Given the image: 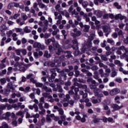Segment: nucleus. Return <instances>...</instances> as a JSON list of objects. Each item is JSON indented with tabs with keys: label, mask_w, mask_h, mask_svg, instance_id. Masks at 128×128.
Here are the masks:
<instances>
[{
	"label": "nucleus",
	"mask_w": 128,
	"mask_h": 128,
	"mask_svg": "<svg viewBox=\"0 0 128 128\" xmlns=\"http://www.w3.org/2000/svg\"><path fill=\"white\" fill-rule=\"evenodd\" d=\"M54 16H55L54 20H58L56 22V24L58 26L62 24V16L61 14L58 15V12H54Z\"/></svg>",
	"instance_id": "obj_1"
},
{
	"label": "nucleus",
	"mask_w": 128,
	"mask_h": 128,
	"mask_svg": "<svg viewBox=\"0 0 128 128\" xmlns=\"http://www.w3.org/2000/svg\"><path fill=\"white\" fill-rule=\"evenodd\" d=\"M53 46L54 48H58V50L56 52V54H58V56H60L61 52H64L62 48H60V44H58V42L54 43L53 44Z\"/></svg>",
	"instance_id": "obj_2"
},
{
	"label": "nucleus",
	"mask_w": 128,
	"mask_h": 128,
	"mask_svg": "<svg viewBox=\"0 0 128 128\" xmlns=\"http://www.w3.org/2000/svg\"><path fill=\"white\" fill-rule=\"evenodd\" d=\"M34 48H40L42 50L46 49V46L44 44H42L40 42H36L34 44Z\"/></svg>",
	"instance_id": "obj_3"
},
{
	"label": "nucleus",
	"mask_w": 128,
	"mask_h": 128,
	"mask_svg": "<svg viewBox=\"0 0 128 128\" xmlns=\"http://www.w3.org/2000/svg\"><path fill=\"white\" fill-rule=\"evenodd\" d=\"M88 82H92L93 84L90 85V88L92 90L94 88H96V80H93L92 78H89L87 80Z\"/></svg>",
	"instance_id": "obj_4"
},
{
	"label": "nucleus",
	"mask_w": 128,
	"mask_h": 128,
	"mask_svg": "<svg viewBox=\"0 0 128 128\" xmlns=\"http://www.w3.org/2000/svg\"><path fill=\"white\" fill-rule=\"evenodd\" d=\"M7 88L8 89V94H10V92H13L14 90H16L14 86V84H12V82L8 84Z\"/></svg>",
	"instance_id": "obj_5"
},
{
	"label": "nucleus",
	"mask_w": 128,
	"mask_h": 128,
	"mask_svg": "<svg viewBox=\"0 0 128 128\" xmlns=\"http://www.w3.org/2000/svg\"><path fill=\"white\" fill-rule=\"evenodd\" d=\"M10 112H6L5 114H3L2 116H0V120H10Z\"/></svg>",
	"instance_id": "obj_6"
},
{
	"label": "nucleus",
	"mask_w": 128,
	"mask_h": 128,
	"mask_svg": "<svg viewBox=\"0 0 128 128\" xmlns=\"http://www.w3.org/2000/svg\"><path fill=\"white\" fill-rule=\"evenodd\" d=\"M52 28L54 31L52 32V36H56L58 32H60V29L58 28V26L56 24H54L52 26Z\"/></svg>",
	"instance_id": "obj_7"
},
{
	"label": "nucleus",
	"mask_w": 128,
	"mask_h": 128,
	"mask_svg": "<svg viewBox=\"0 0 128 128\" xmlns=\"http://www.w3.org/2000/svg\"><path fill=\"white\" fill-rule=\"evenodd\" d=\"M52 42V46H54V44H56V39L54 38H48L47 40H45V44L47 45L48 46L50 44V42Z\"/></svg>",
	"instance_id": "obj_8"
},
{
	"label": "nucleus",
	"mask_w": 128,
	"mask_h": 128,
	"mask_svg": "<svg viewBox=\"0 0 128 128\" xmlns=\"http://www.w3.org/2000/svg\"><path fill=\"white\" fill-rule=\"evenodd\" d=\"M78 2L80 4H82L84 8H86L88 6V1H84V0H78Z\"/></svg>",
	"instance_id": "obj_9"
},
{
	"label": "nucleus",
	"mask_w": 128,
	"mask_h": 128,
	"mask_svg": "<svg viewBox=\"0 0 128 128\" xmlns=\"http://www.w3.org/2000/svg\"><path fill=\"white\" fill-rule=\"evenodd\" d=\"M120 90L118 88H114L110 92V96H116V94H120Z\"/></svg>",
	"instance_id": "obj_10"
},
{
	"label": "nucleus",
	"mask_w": 128,
	"mask_h": 128,
	"mask_svg": "<svg viewBox=\"0 0 128 128\" xmlns=\"http://www.w3.org/2000/svg\"><path fill=\"white\" fill-rule=\"evenodd\" d=\"M54 110H57L60 116H64V109L62 108H58V106H54Z\"/></svg>",
	"instance_id": "obj_11"
},
{
	"label": "nucleus",
	"mask_w": 128,
	"mask_h": 128,
	"mask_svg": "<svg viewBox=\"0 0 128 128\" xmlns=\"http://www.w3.org/2000/svg\"><path fill=\"white\" fill-rule=\"evenodd\" d=\"M102 30L106 34V36L108 37V34L110 33V27H108V26H104L102 27Z\"/></svg>",
	"instance_id": "obj_12"
},
{
	"label": "nucleus",
	"mask_w": 128,
	"mask_h": 128,
	"mask_svg": "<svg viewBox=\"0 0 128 128\" xmlns=\"http://www.w3.org/2000/svg\"><path fill=\"white\" fill-rule=\"evenodd\" d=\"M74 86H78L79 88H84V90H85L88 88V86L86 85L78 84V82H74Z\"/></svg>",
	"instance_id": "obj_13"
},
{
	"label": "nucleus",
	"mask_w": 128,
	"mask_h": 128,
	"mask_svg": "<svg viewBox=\"0 0 128 128\" xmlns=\"http://www.w3.org/2000/svg\"><path fill=\"white\" fill-rule=\"evenodd\" d=\"M92 118H94L92 122L94 124H98V122H100V120H102L100 118H96V114H93Z\"/></svg>",
	"instance_id": "obj_14"
},
{
	"label": "nucleus",
	"mask_w": 128,
	"mask_h": 128,
	"mask_svg": "<svg viewBox=\"0 0 128 128\" xmlns=\"http://www.w3.org/2000/svg\"><path fill=\"white\" fill-rule=\"evenodd\" d=\"M70 72V70L68 69H64L62 72V76H63V78L64 80H66V72Z\"/></svg>",
	"instance_id": "obj_15"
},
{
	"label": "nucleus",
	"mask_w": 128,
	"mask_h": 128,
	"mask_svg": "<svg viewBox=\"0 0 128 128\" xmlns=\"http://www.w3.org/2000/svg\"><path fill=\"white\" fill-rule=\"evenodd\" d=\"M114 18L116 20H126V16H123L122 15V14H118L115 16Z\"/></svg>",
	"instance_id": "obj_16"
},
{
	"label": "nucleus",
	"mask_w": 128,
	"mask_h": 128,
	"mask_svg": "<svg viewBox=\"0 0 128 128\" xmlns=\"http://www.w3.org/2000/svg\"><path fill=\"white\" fill-rule=\"evenodd\" d=\"M94 14L96 16L97 18H102V12L100 10L94 11Z\"/></svg>",
	"instance_id": "obj_17"
},
{
	"label": "nucleus",
	"mask_w": 128,
	"mask_h": 128,
	"mask_svg": "<svg viewBox=\"0 0 128 128\" xmlns=\"http://www.w3.org/2000/svg\"><path fill=\"white\" fill-rule=\"evenodd\" d=\"M98 72H99L100 74L101 78L108 76H110V74L108 73L104 74V70L102 69L99 70Z\"/></svg>",
	"instance_id": "obj_18"
},
{
	"label": "nucleus",
	"mask_w": 128,
	"mask_h": 128,
	"mask_svg": "<svg viewBox=\"0 0 128 128\" xmlns=\"http://www.w3.org/2000/svg\"><path fill=\"white\" fill-rule=\"evenodd\" d=\"M19 68L20 72H24L26 70L24 66V64H22V63H20Z\"/></svg>",
	"instance_id": "obj_19"
},
{
	"label": "nucleus",
	"mask_w": 128,
	"mask_h": 128,
	"mask_svg": "<svg viewBox=\"0 0 128 128\" xmlns=\"http://www.w3.org/2000/svg\"><path fill=\"white\" fill-rule=\"evenodd\" d=\"M118 72L116 71V68H112L111 78H114V76H116Z\"/></svg>",
	"instance_id": "obj_20"
},
{
	"label": "nucleus",
	"mask_w": 128,
	"mask_h": 128,
	"mask_svg": "<svg viewBox=\"0 0 128 128\" xmlns=\"http://www.w3.org/2000/svg\"><path fill=\"white\" fill-rule=\"evenodd\" d=\"M42 89L44 90L46 92H52V90L50 88H48L47 86L44 85L42 86Z\"/></svg>",
	"instance_id": "obj_21"
},
{
	"label": "nucleus",
	"mask_w": 128,
	"mask_h": 128,
	"mask_svg": "<svg viewBox=\"0 0 128 128\" xmlns=\"http://www.w3.org/2000/svg\"><path fill=\"white\" fill-rule=\"evenodd\" d=\"M112 108H114V110H120V108H122V106H118V105L116 104H112Z\"/></svg>",
	"instance_id": "obj_22"
},
{
	"label": "nucleus",
	"mask_w": 128,
	"mask_h": 128,
	"mask_svg": "<svg viewBox=\"0 0 128 128\" xmlns=\"http://www.w3.org/2000/svg\"><path fill=\"white\" fill-rule=\"evenodd\" d=\"M82 34V32L78 30L76 32V33H72L71 34L72 36H73V38H76L78 36H80Z\"/></svg>",
	"instance_id": "obj_23"
},
{
	"label": "nucleus",
	"mask_w": 128,
	"mask_h": 128,
	"mask_svg": "<svg viewBox=\"0 0 128 128\" xmlns=\"http://www.w3.org/2000/svg\"><path fill=\"white\" fill-rule=\"evenodd\" d=\"M84 32H90V25H84Z\"/></svg>",
	"instance_id": "obj_24"
},
{
	"label": "nucleus",
	"mask_w": 128,
	"mask_h": 128,
	"mask_svg": "<svg viewBox=\"0 0 128 128\" xmlns=\"http://www.w3.org/2000/svg\"><path fill=\"white\" fill-rule=\"evenodd\" d=\"M41 124H38V127L36 126V128H40L42 126H44V122H46V118L44 117H42V118L41 119Z\"/></svg>",
	"instance_id": "obj_25"
},
{
	"label": "nucleus",
	"mask_w": 128,
	"mask_h": 128,
	"mask_svg": "<svg viewBox=\"0 0 128 128\" xmlns=\"http://www.w3.org/2000/svg\"><path fill=\"white\" fill-rule=\"evenodd\" d=\"M96 50H98V48L97 47H93L90 50V52H92L94 54V56H98V54L96 52Z\"/></svg>",
	"instance_id": "obj_26"
},
{
	"label": "nucleus",
	"mask_w": 128,
	"mask_h": 128,
	"mask_svg": "<svg viewBox=\"0 0 128 128\" xmlns=\"http://www.w3.org/2000/svg\"><path fill=\"white\" fill-rule=\"evenodd\" d=\"M24 32H26V34H29L30 32H32V30L28 28V26H26L24 28Z\"/></svg>",
	"instance_id": "obj_27"
},
{
	"label": "nucleus",
	"mask_w": 128,
	"mask_h": 128,
	"mask_svg": "<svg viewBox=\"0 0 128 128\" xmlns=\"http://www.w3.org/2000/svg\"><path fill=\"white\" fill-rule=\"evenodd\" d=\"M44 56L46 58H50V54L48 53V51L46 50L44 52Z\"/></svg>",
	"instance_id": "obj_28"
},
{
	"label": "nucleus",
	"mask_w": 128,
	"mask_h": 128,
	"mask_svg": "<svg viewBox=\"0 0 128 128\" xmlns=\"http://www.w3.org/2000/svg\"><path fill=\"white\" fill-rule=\"evenodd\" d=\"M21 16H22V20H28V16H26V14L24 13H22L21 14Z\"/></svg>",
	"instance_id": "obj_29"
},
{
	"label": "nucleus",
	"mask_w": 128,
	"mask_h": 128,
	"mask_svg": "<svg viewBox=\"0 0 128 128\" xmlns=\"http://www.w3.org/2000/svg\"><path fill=\"white\" fill-rule=\"evenodd\" d=\"M18 34L16 33H14L12 34V40H14V42H16L18 40Z\"/></svg>",
	"instance_id": "obj_30"
},
{
	"label": "nucleus",
	"mask_w": 128,
	"mask_h": 128,
	"mask_svg": "<svg viewBox=\"0 0 128 128\" xmlns=\"http://www.w3.org/2000/svg\"><path fill=\"white\" fill-rule=\"evenodd\" d=\"M98 64L99 66H100V68H108V66L104 65V63L102 62H98Z\"/></svg>",
	"instance_id": "obj_31"
},
{
	"label": "nucleus",
	"mask_w": 128,
	"mask_h": 128,
	"mask_svg": "<svg viewBox=\"0 0 128 128\" xmlns=\"http://www.w3.org/2000/svg\"><path fill=\"white\" fill-rule=\"evenodd\" d=\"M115 32H118V36H122V30H120L119 28H116L115 29Z\"/></svg>",
	"instance_id": "obj_32"
},
{
	"label": "nucleus",
	"mask_w": 128,
	"mask_h": 128,
	"mask_svg": "<svg viewBox=\"0 0 128 128\" xmlns=\"http://www.w3.org/2000/svg\"><path fill=\"white\" fill-rule=\"evenodd\" d=\"M8 10H12V8H14V2H11L7 6Z\"/></svg>",
	"instance_id": "obj_33"
},
{
	"label": "nucleus",
	"mask_w": 128,
	"mask_h": 128,
	"mask_svg": "<svg viewBox=\"0 0 128 128\" xmlns=\"http://www.w3.org/2000/svg\"><path fill=\"white\" fill-rule=\"evenodd\" d=\"M94 95L96 96H98V92H100V88H95V89L94 90Z\"/></svg>",
	"instance_id": "obj_34"
},
{
	"label": "nucleus",
	"mask_w": 128,
	"mask_h": 128,
	"mask_svg": "<svg viewBox=\"0 0 128 128\" xmlns=\"http://www.w3.org/2000/svg\"><path fill=\"white\" fill-rule=\"evenodd\" d=\"M24 112H22V111H19L17 113H16V116H20L21 118H24Z\"/></svg>",
	"instance_id": "obj_35"
},
{
	"label": "nucleus",
	"mask_w": 128,
	"mask_h": 128,
	"mask_svg": "<svg viewBox=\"0 0 128 128\" xmlns=\"http://www.w3.org/2000/svg\"><path fill=\"white\" fill-rule=\"evenodd\" d=\"M107 42L108 44H110L112 46H114V41L112 39L108 38Z\"/></svg>",
	"instance_id": "obj_36"
},
{
	"label": "nucleus",
	"mask_w": 128,
	"mask_h": 128,
	"mask_svg": "<svg viewBox=\"0 0 128 128\" xmlns=\"http://www.w3.org/2000/svg\"><path fill=\"white\" fill-rule=\"evenodd\" d=\"M115 64L118 66H122V63L120 62V61L118 60H114Z\"/></svg>",
	"instance_id": "obj_37"
},
{
	"label": "nucleus",
	"mask_w": 128,
	"mask_h": 128,
	"mask_svg": "<svg viewBox=\"0 0 128 128\" xmlns=\"http://www.w3.org/2000/svg\"><path fill=\"white\" fill-rule=\"evenodd\" d=\"M46 122H52V118H50V116L48 114L46 116Z\"/></svg>",
	"instance_id": "obj_38"
},
{
	"label": "nucleus",
	"mask_w": 128,
	"mask_h": 128,
	"mask_svg": "<svg viewBox=\"0 0 128 128\" xmlns=\"http://www.w3.org/2000/svg\"><path fill=\"white\" fill-rule=\"evenodd\" d=\"M56 86L59 92H63L64 90H62V86H60V85L57 84Z\"/></svg>",
	"instance_id": "obj_39"
},
{
	"label": "nucleus",
	"mask_w": 128,
	"mask_h": 128,
	"mask_svg": "<svg viewBox=\"0 0 128 128\" xmlns=\"http://www.w3.org/2000/svg\"><path fill=\"white\" fill-rule=\"evenodd\" d=\"M120 50H122L123 52H128V48H126L124 46H121L120 48Z\"/></svg>",
	"instance_id": "obj_40"
},
{
	"label": "nucleus",
	"mask_w": 128,
	"mask_h": 128,
	"mask_svg": "<svg viewBox=\"0 0 128 128\" xmlns=\"http://www.w3.org/2000/svg\"><path fill=\"white\" fill-rule=\"evenodd\" d=\"M94 34H92L90 36H88V40H90V42L94 40Z\"/></svg>",
	"instance_id": "obj_41"
},
{
	"label": "nucleus",
	"mask_w": 128,
	"mask_h": 128,
	"mask_svg": "<svg viewBox=\"0 0 128 128\" xmlns=\"http://www.w3.org/2000/svg\"><path fill=\"white\" fill-rule=\"evenodd\" d=\"M92 104H98V99L96 98V96H92Z\"/></svg>",
	"instance_id": "obj_42"
},
{
	"label": "nucleus",
	"mask_w": 128,
	"mask_h": 128,
	"mask_svg": "<svg viewBox=\"0 0 128 128\" xmlns=\"http://www.w3.org/2000/svg\"><path fill=\"white\" fill-rule=\"evenodd\" d=\"M1 84L4 85L6 82V78H2L0 79Z\"/></svg>",
	"instance_id": "obj_43"
},
{
	"label": "nucleus",
	"mask_w": 128,
	"mask_h": 128,
	"mask_svg": "<svg viewBox=\"0 0 128 128\" xmlns=\"http://www.w3.org/2000/svg\"><path fill=\"white\" fill-rule=\"evenodd\" d=\"M74 100H80V96L78 95V92H76L74 96Z\"/></svg>",
	"instance_id": "obj_44"
},
{
	"label": "nucleus",
	"mask_w": 128,
	"mask_h": 128,
	"mask_svg": "<svg viewBox=\"0 0 128 128\" xmlns=\"http://www.w3.org/2000/svg\"><path fill=\"white\" fill-rule=\"evenodd\" d=\"M100 58L102 60H104V62L108 61V58H106V55L102 54L100 55Z\"/></svg>",
	"instance_id": "obj_45"
},
{
	"label": "nucleus",
	"mask_w": 128,
	"mask_h": 128,
	"mask_svg": "<svg viewBox=\"0 0 128 128\" xmlns=\"http://www.w3.org/2000/svg\"><path fill=\"white\" fill-rule=\"evenodd\" d=\"M114 6L116 8H118V10H120V8H122V6L119 5L118 2L114 3Z\"/></svg>",
	"instance_id": "obj_46"
},
{
	"label": "nucleus",
	"mask_w": 128,
	"mask_h": 128,
	"mask_svg": "<svg viewBox=\"0 0 128 128\" xmlns=\"http://www.w3.org/2000/svg\"><path fill=\"white\" fill-rule=\"evenodd\" d=\"M20 16V14H14V15L13 16H10V20H12L14 18V20H16Z\"/></svg>",
	"instance_id": "obj_47"
},
{
	"label": "nucleus",
	"mask_w": 128,
	"mask_h": 128,
	"mask_svg": "<svg viewBox=\"0 0 128 128\" xmlns=\"http://www.w3.org/2000/svg\"><path fill=\"white\" fill-rule=\"evenodd\" d=\"M16 32H20L21 34H24V32L22 29L20 28H16Z\"/></svg>",
	"instance_id": "obj_48"
},
{
	"label": "nucleus",
	"mask_w": 128,
	"mask_h": 128,
	"mask_svg": "<svg viewBox=\"0 0 128 128\" xmlns=\"http://www.w3.org/2000/svg\"><path fill=\"white\" fill-rule=\"evenodd\" d=\"M32 76H34V74L30 73L27 75L26 78H27V80H30L31 78H32Z\"/></svg>",
	"instance_id": "obj_49"
},
{
	"label": "nucleus",
	"mask_w": 128,
	"mask_h": 128,
	"mask_svg": "<svg viewBox=\"0 0 128 128\" xmlns=\"http://www.w3.org/2000/svg\"><path fill=\"white\" fill-rule=\"evenodd\" d=\"M40 112H39V114H40L41 116H44V114L46 113V110L45 109H40Z\"/></svg>",
	"instance_id": "obj_50"
},
{
	"label": "nucleus",
	"mask_w": 128,
	"mask_h": 128,
	"mask_svg": "<svg viewBox=\"0 0 128 128\" xmlns=\"http://www.w3.org/2000/svg\"><path fill=\"white\" fill-rule=\"evenodd\" d=\"M3 128H8V124L6 122H3L2 124Z\"/></svg>",
	"instance_id": "obj_51"
},
{
	"label": "nucleus",
	"mask_w": 128,
	"mask_h": 128,
	"mask_svg": "<svg viewBox=\"0 0 128 128\" xmlns=\"http://www.w3.org/2000/svg\"><path fill=\"white\" fill-rule=\"evenodd\" d=\"M38 4H39V6L40 8H46V6L44 5V4L40 3Z\"/></svg>",
	"instance_id": "obj_52"
},
{
	"label": "nucleus",
	"mask_w": 128,
	"mask_h": 128,
	"mask_svg": "<svg viewBox=\"0 0 128 128\" xmlns=\"http://www.w3.org/2000/svg\"><path fill=\"white\" fill-rule=\"evenodd\" d=\"M12 108H14V110H18L20 108H18V104H12Z\"/></svg>",
	"instance_id": "obj_53"
},
{
	"label": "nucleus",
	"mask_w": 128,
	"mask_h": 128,
	"mask_svg": "<svg viewBox=\"0 0 128 128\" xmlns=\"http://www.w3.org/2000/svg\"><path fill=\"white\" fill-rule=\"evenodd\" d=\"M12 124L13 126H18V122H16V120H13L12 122Z\"/></svg>",
	"instance_id": "obj_54"
},
{
	"label": "nucleus",
	"mask_w": 128,
	"mask_h": 128,
	"mask_svg": "<svg viewBox=\"0 0 128 128\" xmlns=\"http://www.w3.org/2000/svg\"><path fill=\"white\" fill-rule=\"evenodd\" d=\"M36 86L37 88H42V86H44V84L40 82H36Z\"/></svg>",
	"instance_id": "obj_55"
},
{
	"label": "nucleus",
	"mask_w": 128,
	"mask_h": 128,
	"mask_svg": "<svg viewBox=\"0 0 128 128\" xmlns=\"http://www.w3.org/2000/svg\"><path fill=\"white\" fill-rule=\"evenodd\" d=\"M6 108H7L8 110H12V105H10V104H6Z\"/></svg>",
	"instance_id": "obj_56"
},
{
	"label": "nucleus",
	"mask_w": 128,
	"mask_h": 128,
	"mask_svg": "<svg viewBox=\"0 0 128 128\" xmlns=\"http://www.w3.org/2000/svg\"><path fill=\"white\" fill-rule=\"evenodd\" d=\"M104 79H103V82H104V84H106V82H108V76H106V77H104Z\"/></svg>",
	"instance_id": "obj_57"
},
{
	"label": "nucleus",
	"mask_w": 128,
	"mask_h": 128,
	"mask_svg": "<svg viewBox=\"0 0 128 128\" xmlns=\"http://www.w3.org/2000/svg\"><path fill=\"white\" fill-rule=\"evenodd\" d=\"M91 69L92 70H98V67L97 66H94L92 67Z\"/></svg>",
	"instance_id": "obj_58"
},
{
	"label": "nucleus",
	"mask_w": 128,
	"mask_h": 128,
	"mask_svg": "<svg viewBox=\"0 0 128 128\" xmlns=\"http://www.w3.org/2000/svg\"><path fill=\"white\" fill-rule=\"evenodd\" d=\"M33 106H34V108H35L36 112H38V105L34 104L33 105Z\"/></svg>",
	"instance_id": "obj_59"
},
{
	"label": "nucleus",
	"mask_w": 128,
	"mask_h": 128,
	"mask_svg": "<svg viewBox=\"0 0 128 128\" xmlns=\"http://www.w3.org/2000/svg\"><path fill=\"white\" fill-rule=\"evenodd\" d=\"M66 116L64 115H62L60 117V118L62 122H64L66 120Z\"/></svg>",
	"instance_id": "obj_60"
},
{
	"label": "nucleus",
	"mask_w": 128,
	"mask_h": 128,
	"mask_svg": "<svg viewBox=\"0 0 128 128\" xmlns=\"http://www.w3.org/2000/svg\"><path fill=\"white\" fill-rule=\"evenodd\" d=\"M56 73L53 72L51 75L50 78H52V80H54V78H56Z\"/></svg>",
	"instance_id": "obj_61"
},
{
	"label": "nucleus",
	"mask_w": 128,
	"mask_h": 128,
	"mask_svg": "<svg viewBox=\"0 0 128 128\" xmlns=\"http://www.w3.org/2000/svg\"><path fill=\"white\" fill-rule=\"evenodd\" d=\"M17 56H20V52H22L21 49L20 50H15Z\"/></svg>",
	"instance_id": "obj_62"
},
{
	"label": "nucleus",
	"mask_w": 128,
	"mask_h": 128,
	"mask_svg": "<svg viewBox=\"0 0 128 128\" xmlns=\"http://www.w3.org/2000/svg\"><path fill=\"white\" fill-rule=\"evenodd\" d=\"M86 45L88 46V48H92V41L88 40L86 42Z\"/></svg>",
	"instance_id": "obj_63"
},
{
	"label": "nucleus",
	"mask_w": 128,
	"mask_h": 128,
	"mask_svg": "<svg viewBox=\"0 0 128 128\" xmlns=\"http://www.w3.org/2000/svg\"><path fill=\"white\" fill-rule=\"evenodd\" d=\"M21 52H22V54L26 56V49H21Z\"/></svg>",
	"instance_id": "obj_64"
}]
</instances>
